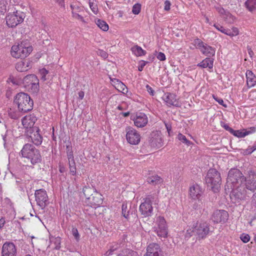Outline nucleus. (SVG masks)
I'll use <instances>...</instances> for the list:
<instances>
[{"instance_id":"obj_1","label":"nucleus","mask_w":256,"mask_h":256,"mask_svg":"<svg viewBox=\"0 0 256 256\" xmlns=\"http://www.w3.org/2000/svg\"><path fill=\"white\" fill-rule=\"evenodd\" d=\"M245 176L242 172L237 168H232L228 172L225 190L230 192L234 187L242 186L243 184Z\"/></svg>"},{"instance_id":"obj_2","label":"nucleus","mask_w":256,"mask_h":256,"mask_svg":"<svg viewBox=\"0 0 256 256\" xmlns=\"http://www.w3.org/2000/svg\"><path fill=\"white\" fill-rule=\"evenodd\" d=\"M20 156L26 158L32 165L38 164L42 161L40 150L30 144L28 143L24 145L20 152Z\"/></svg>"},{"instance_id":"obj_3","label":"nucleus","mask_w":256,"mask_h":256,"mask_svg":"<svg viewBox=\"0 0 256 256\" xmlns=\"http://www.w3.org/2000/svg\"><path fill=\"white\" fill-rule=\"evenodd\" d=\"M144 202L140 204L139 210L142 217H149L153 214L152 204H158V196L156 193L147 195L143 199Z\"/></svg>"},{"instance_id":"obj_4","label":"nucleus","mask_w":256,"mask_h":256,"mask_svg":"<svg viewBox=\"0 0 256 256\" xmlns=\"http://www.w3.org/2000/svg\"><path fill=\"white\" fill-rule=\"evenodd\" d=\"M14 102L20 112H26L33 108L34 102L30 96L24 92H19L15 96Z\"/></svg>"},{"instance_id":"obj_5","label":"nucleus","mask_w":256,"mask_h":256,"mask_svg":"<svg viewBox=\"0 0 256 256\" xmlns=\"http://www.w3.org/2000/svg\"><path fill=\"white\" fill-rule=\"evenodd\" d=\"M205 182L214 192L218 191L222 183L220 174L215 168H210L205 177Z\"/></svg>"},{"instance_id":"obj_6","label":"nucleus","mask_w":256,"mask_h":256,"mask_svg":"<svg viewBox=\"0 0 256 256\" xmlns=\"http://www.w3.org/2000/svg\"><path fill=\"white\" fill-rule=\"evenodd\" d=\"M32 51V47L24 42H21L16 46H13L11 48V54L15 58H24Z\"/></svg>"},{"instance_id":"obj_7","label":"nucleus","mask_w":256,"mask_h":256,"mask_svg":"<svg viewBox=\"0 0 256 256\" xmlns=\"http://www.w3.org/2000/svg\"><path fill=\"white\" fill-rule=\"evenodd\" d=\"M23 84L24 87L32 93H38L40 90L39 80L34 74H28L24 77Z\"/></svg>"},{"instance_id":"obj_8","label":"nucleus","mask_w":256,"mask_h":256,"mask_svg":"<svg viewBox=\"0 0 256 256\" xmlns=\"http://www.w3.org/2000/svg\"><path fill=\"white\" fill-rule=\"evenodd\" d=\"M242 186L252 192L256 190V172L254 170L247 171Z\"/></svg>"},{"instance_id":"obj_9","label":"nucleus","mask_w":256,"mask_h":256,"mask_svg":"<svg viewBox=\"0 0 256 256\" xmlns=\"http://www.w3.org/2000/svg\"><path fill=\"white\" fill-rule=\"evenodd\" d=\"M24 14L16 10L12 14H9L6 16V22L10 28L16 27L24 21Z\"/></svg>"},{"instance_id":"obj_10","label":"nucleus","mask_w":256,"mask_h":256,"mask_svg":"<svg viewBox=\"0 0 256 256\" xmlns=\"http://www.w3.org/2000/svg\"><path fill=\"white\" fill-rule=\"evenodd\" d=\"M246 188L243 186L231 189L230 192V198L235 203L239 202L240 200H244L246 196Z\"/></svg>"},{"instance_id":"obj_11","label":"nucleus","mask_w":256,"mask_h":256,"mask_svg":"<svg viewBox=\"0 0 256 256\" xmlns=\"http://www.w3.org/2000/svg\"><path fill=\"white\" fill-rule=\"evenodd\" d=\"M26 135L30 138L32 142L38 146L41 144L42 142V137L40 134V129L38 127L29 128L25 132Z\"/></svg>"},{"instance_id":"obj_12","label":"nucleus","mask_w":256,"mask_h":256,"mask_svg":"<svg viewBox=\"0 0 256 256\" xmlns=\"http://www.w3.org/2000/svg\"><path fill=\"white\" fill-rule=\"evenodd\" d=\"M194 230L199 240L206 238L210 232H212V230H210V224L206 222L197 223Z\"/></svg>"},{"instance_id":"obj_13","label":"nucleus","mask_w":256,"mask_h":256,"mask_svg":"<svg viewBox=\"0 0 256 256\" xmlns=\"http://www.w3.org/2000/svg\"><path fill=\"white\" fill-rule=\"evenodd\" d=\"M126 139L128 142L130 144H138L140 140V136L139 132L134 128L127 126L126 128Z\"/></svg>"},{"instance_id":"obj_14","label":"nucleus","mask_w":256,"mask_h":256,"mask_svg":"<svg viewBox=\"0 0 256 256\" xmlns=\"http://www.w3.org/2000/svg\"><path fill=\"white\" fill-rule=\"evenodd\" d=\"M36 200L38 206L44 209L49 202L46 191L44 189H40L35 192Z\"/></svg>"},{"instance_id":"obj_15","label":"nucleus","mask_w":256,"mask_h":256,"mask_svg":"<svg viewBox=\"0 0 256 256\" xmlns=\"http://www.w3.org/2000/svg\"><path fill=\"white\" fill-rule=\"evenodd\" d=\"M228 212L223 210H216L214 212L212 216V220L216 224L218 223H225L228 220Z\"/></svg>"},{"instance_id":"obj_16","label":"nucleus","mask_w":256,"mask_h":256,"mask_svg":"<svg viewBox=\"0 0 256 256\" xmlns=\"http://www.w3.org/2000/svg\"><path fill=\"white\" fill-rule=\"evenodd\" d=\"M122 214L126 219L138 218L137 210L135 206H128L126 204H122Z\"/></svg>"},{"instance_id":"obj_17","label":"nucleus","mask_w":256,"mask_h":256,"mask_svg":"<svg viewBox=\"0 0 256 256\" xmlns=\"http://www.w3.org/2000/svg\"><path fill=\"white\" fill-rule=\"evenodd\" d=\"M102 202V195L96 192L87 200H85L84 203L86 204L91 207L96 208L100 206Z\"/></svg>"},{"instance_id":"obj_18","label":"nucleus","mask_w":256,"mask_h":256,"mask_svg":"<svg viewBox=\"0 0 256 256\" xmlns=\"http://www.w3.org/2000/svg\"><path fill=\"white\" fill-rule=\"evenodd\" d=\"M148 142L151 147L160 148L163 145L162 134L158 132H152L149 138Z\"/></svg>"},{"instance_id":"obj_19","label":"nucleus","mask_w":256,"mask_h":256,"mask_svg":"<svg viewBox=\"0 0 256 256\" xmlns=\"http://www.w3.org/2000/svg\"><path fill=\"white\" fill-rule=\"evenodd\" d=\"M156 231L158 236L161 238H166L168 234L166 221L163 217H159L158 220V228Z\"/></svg>"},{"instance_id":"obj_20","label":"nucleus","mask_w":256,"mask_h":256,"mask_svg":"<svg viewBox=\"0 0 256 256\" xmlns=\"http://www.w3.org/2000/svg\"><path fill=\"white\" fill-rule=\"evenodd\" d=\"M16 249L12 242H6L2 246L1 256H16Z\"/></svg>"},{"instance_id":"obj_21","label":"nucleus","mask_w":256,"mask_h":256,"mask_svg":"<svg viewBox=\"0 0 256 256\" xmlns=\"http://www.w3.org/2000/svg\"><path fill=\"white\" fill-rule=\"evenodd\" d=\"M66 153L68 160L70 173L74 176L76 174V168L72 146L66 145Z\"/></svg>"},{"instance_id":"obj_22","label":"nucleus","mask_w":256,"mask_h":256,"mask_svg":"<svg viewBox=\"0 0 256 256\" xmlns=\"http://www.w3.org/2000/svg\"><path fill=\"white\" fill-rule=\"evenodd\" d=\"M176 94L170 92L165 93L163 96L162 100L166 102V104L168 106H174L176 107H180V104L178 98H176Z\"/></svg>"},{"instance_id":"obj_23","label":"nucleus","mask_w":256,"mask_h":256,"mask_svg":"<svg viewBox=\"0 0 256 256\" xmlns=\"http://www.w3.org/2000/svg\"><path fill=\"white\" fill-rule=\"evenodd\" d=\"M134 125L138 128H143L146 126L148 122V118L146 115L142 112H138L136 114L132 119Z\"/></svg>"},{"instance_id":"obj_24","label":"nucleus","mask_w":256,"mask_h":256,"mask_svg":"<svg viewBox=\"0 0 256 256\" xmlns=\"http://www.w3.org/2000/svg\"><path fill=\"white\" fill-rule=\"evenodd\" d=\"M202 193V188L197 184H194L190 188V196L193 200H199Z\"/></svg>"},{"instance_id":"obj_25","label":"nucleus","mask_w":256,"mask_h":256,"mask_svg":"<svg viewBox=\"0 0 256 256\" xmlns=\"http://www.w3.org/2000/svg\"><path fill=\"white\" fill-rule=\"evenodd\" d=\"M37 120V118L34 114H30L24 117L22 122L24 126L26 128V130L29 128H36L34 124Z\"/></svg>"},{"instance_id":"obj_26","label":"nucleus","mask_w":256,"mask_h":256,"mask_svg":"<svg viewBox=\"0 0 256 256\" xmlns=\"http://www.w3.org/2000/svg\"><path fill=\"white\" fill-rule=\"evenodd\" d=\"M146 254L160 256V254L162 255V251L158 244L152 243L148 246Z\"/></svg>"},{"instance_id":"obj_27","label":"nucleus","mask_w":256,"mask_h":256,"mask_svg":"<svg viewBox=\"0 0 256 256\" xmlns=\"http://www.w3.org/2000/svg\"><path fill=\"white\" fill-rule=\"evenodd\" d=\"M30 64L31 62L28 60H20L16 64V68L20 72H26L31 66Z\"/></svg>"},{"instance_id":"obj_28","label":"nucleus","mask_w":256,"mask_h":256,"mask_svg":"<svg viewBox=\"0 0 256 256\" xmlns=\"http://www.w3.org/2000/svg\"><path fill=\"white\" fill-rule=\"evenodd\" d=\"M202 48L200 49V52L205 56L210 57L214 56L216 52V49L206 44H204Z\"/></svg>"},{"instance_id":"obj_29","label":"nucleus","mask_w":256,"mask_h":256,"mask_svg":"<svg viewBox=\"0 0 256 256\" xmlns=\"http://www.w3.org/2000/svg\"><path fill=\"white\" fill-rule=\"evenodd\" d=\"M214 58H206L198 64V66L202 68H212L214 65Z\"/></svg>"},{"instance_id":"obj_30","label":"nucleus","mask_w":256,"mask_h":256,"mask_svg":"<svg viewBox=\"0 0 256 256\" xmlns=\"http://www.w3.org/2000/svg\"><path fill=\"white\" fill-rule=\"evenodd\" d=\"M244 6L250 12H254L256 11V0H246Z\"/></svg>"},{"instance_id":"obj_31","label":"nucleus","mask_w":256,"mask_h":256,"mask_svg":"<svg viewBox=\"0 0 256 256\" xmlns=\"http://www.w3.org/2000/svg\"><path fill=\"white\" fill-rule=\"evenodd\" d=\"M97 191L93 187H90L89 186H86L83 188L82 192L84 194L85 196L86 200H87V198H89V197L91 196L94 193L96 192Z\"/></svg>"},{"instance_id":"obj_32","label":"nucleus","mask_w":256,"mask_h":256,"mask_svg":"<svg viewBox=\"0 0 256 256\" xmlns=\"http://www.w3.org/2000/svg\"><path fill=\"white\" fill-rule=\"evenodd\" d=\"M132 53L136 56H144L146 54V51L144 50L140 46L136 45L131 48Z\"/></svg>"},{"instance_id":"obj_33","label":"nucleus","mask_w":256,"mask_h":256,"mask_svg":"<svg viewBox=\"0 0 256 256\" xmlns=\"http://www.w3.org/2000/svg\"><path fill=\"white\" fill-rule=\"evenodd\" d=\"M147 182L150 184L154 186L160 184L162 182V180L160 176L156 175L148 178Z\"/></svg>"},{"instance_id":"obj_34","label":"nucleus","mask_w":256,"mask_h":256,"mask_svg":"<svg viewBox=\"0 0 256 256\" xmlns=\"http://www.w3.org/2000/svg\"><path fill=\"white\" fill-rule=\"evenodd\" d=\"M246 76L247 78V84L249 86H252L255 84V77L252 71L248 70L246 72Z\"/></svg>"},{"instance_id":"obj_35","label":"nucleus","mask_w":256,"mask_h":256,"mask_svg":"<svg viewBox=\"0 0 256 256\" xmlns=\"http://www.w3.org/2000/svg\"><path fill=\"white\" fill-rule=\"evenodd\" d=\"M50 245L52 246L54 244V248L58 250L60 248V238L59 237L50 238Z\"/></svg>"},{"instance_id":"obj_36","label":"nucleus","mask_w":256,"mask_h":256,"mask_svg":"<svg viewBox=\"0 0 256 256\" xmlns=\"http://www.w3.org/2000/svg\"><path fill=\"white\" fill-rule=\"evenodd\" d=\"M224 34L232 37L238 34V30L236 28H232V29L225 28Z\"/></svg>"},{"instance_id":"obj_37","label":"nucleus","mask_w":256,"mask_h":256,"mask_svg":"<svg viewBox=\"0 0 256 256\" xmlns=\"http://www.w3.org/2000/svg\"><path fill=\"white\" fill-rule=\"evenodd\" d=\"M96 24L103 31L106 32L108 30V26L104 20L98 19L96 22Z\"/></svg>"},{"instance_id":"obj_38","label":"nucleus","mask_w":256,"mask_h":256,"mask_svg":"<svg viewBox=\"0 0 256 256\" xmlns=\"http://www.w3.org/2000/svg\"><path fill=\"white\" fill-rule=\"evenodd\" d=\"M231 134H233L235 136H236L239 138H244L246 136L248 135V132H244L243 130H233Z\"/></svg>"},{"instance_id":"obj_39","label":"nucleus","mask_w":256,"mask_h":256,"mask_svg":"<svg viewBox=\"0 0 256 256\" xmlns=\"http://www.w3.org/2000/svg\"><path fill=\"white\" fill-rule=\"evenodd\" d=\"M178 138L179 140L186 144L187 146H190L192 144V142L190 140H187L185 136L180 133L178 134Z\"/></svg>"},{"instance_id":"obj_40","label":"nucleus","mask_w":256,"mask_h":256,"mask_svg":"<svg viewBox=\"0 0 256 256\" xmlns=\"http://www.w3.org/2000/svg\"><path fill=\"white\" fill-rule=\"evenodd\" d=\"M194 44L200 50L204 46V44L206 43H204L201 40L200 38H196L194 40Z\"/></svg>"},{"instance_id":"obj_41","label":"nucleus","mask_w":256,"mask_h":256,"mask_svg":"<svg viewBox=\"0 0 256 256\" xmlns=\"http://www.w3.org/2000/svg\"><path fill=\"white\" fill-rule=\"evenodd\" d=\"M141 10V5L140 4H136L132 6V12L134 14H138Z\"/></svg>"},{"instance_id":"obj_42","label":"nucleus","mask_w":256,"mask_h":256,"mask_svg":"<svg viewBox=\"0 0 256 256\" xmlns=\"http://www.w3.org/2000/svg\"><path fill=\"white\" fill-rule=\"evenodd\" d=\"M48 74V71L46 70V68H42L40 70V74L41 76V79L43 80H46L48 78H47L46 76Z\"/></svg>"},{"instance_id":"obj_43","label":"nucleus","mask_w":256,"mask_h":256,"mask_svg":"<svg viewBox=\"0 0 256 256\" xmlns=\"http://www.w3.org/2000/svg\"><path fill=\"white\" fill-rule=\"evenodd\" d=\"M71 232L76 240L78 242L80 240V236L78 230L76 228L72 227V228Z\"/></svg>"},{"instance_id":"obj_44","label":"nucleus","mask_w":256,"mask_h":256,"mask_svg":"<svg viewBox=\"0 0 256 256\" xmlns=\"http://www.w3.org/2000/svg\"><path fill=\"white\" fill-rule=\"evenodd\" d=\"M195 226L192 228H190L186 230V238H190L193 235H196L195 232Z\"/></svg>"},{"instance_id":"obj_45","label":"nucleus","mask_w":256,"mask_h":256,"mask_svg":"<svg viewBox=\"0 0 256 256\" xmlns=\"http://www.w3.org/2000/svg\"><path fill=\"white\" fill-rule=\"evenodd\" d=\"M90 7L92 12L94 14H96L98 12V8L96 4H95L93 2H89Z\"/></svg>"},{"instance_id":"obj_46","label":"nucleus","mask_w":256,"mask_h":256,"mask_svg":"<svg viewBox=\"0 0 256 256\" xmlns=\"http://www.w3.org/2000/svg\"><path fill=\"white\" fill-rule=\"evenodd\" d=\"M240 240L244 243L249 242L250 236L248 234H242L240 236Z\"/></svg>"},{"instance_id":"obj_47","label":"nucleus","mask_w":256,"mask_h":256,"mask_svg":"<svg viewBox=\"0 0 256 256\" xmlns=\"http://www.w3.org/2000/svg\"><path fill=\"white\" fill-rule=\"evenodd\" d=\"M124 254L126 256H138V253L136 252L130 250H124Z\"/></svg>"},{"instance_id":"obj_48","label":"nucleus","mask_w":256,"mask_h":256,"mask_svg":"<svg viewBox=\"0 0 256 256\" xmlns=\"http://www.w3.org/2000/svg\"><path fill=\"white\" fill-rule=\"evenodd\" d=\"M213 98L220 105L222 106L224 108H226L227 106L226 104H224V100L220 98H218V96L213 95L212 96Z\"/></svg>"},{"instance_id":"obj_49","label":"nucleus","mask_w":256,"mask_h":256,"mask_svg":"<svg viewBox=\"0 0 256 256\" xmlns=\"http://www.w3.org/2000/svg\"><path fill=\"white\" fill-rule=\"evenodd\" d=\"M8 82H12V84H14V85H19L20 84V82L19 80H16L15 78H14V77H11L10 76L8 78Z\"/></svg>"},{"instance_id":"obj_50","label":"nucleus","mask_w":256,"mask_h":256,"mask_svg":"<svg viewBox=\"0 0 256 256\" xmlns=\"http://www.w3.org/2000/svg\"><path fill=\"white\" fill-rule=\"evenodd\" d=\"M148 63V62H146V61H144V60H141L140 62V65H139V66L138 67V71L142 72L143 70L144 66Z\"/></svg>"},{"instance_id":"obj_51","label":"nucleus","mask_w":256,"mask_h":256,"mask_svg":"<svg viewBox=\"0 0 256 256\" xmlns=\"http://www.w3.org/2000/svg\"><path fill=\"white\" fill-rule=\"evenodd\" d=\"M221 126L230 133L233 131V129L232 128L230 127L228 124H224V122H221Z\"/></svg>"},{"instance_id":"obj_52","label":"nucleus","mask_w":256,"mask_h":256,"mask_svg":"<svg viewBox=\"0 0 256 256\" xmlns=\"http://www.w3.org/2000/svg\"><path fill=\"white\" fill-rule=\"evenodd\" d=\"M156 56L157 58L160 61H163L166 60L165 54L163 52H160Z\"/></svg>"},{"instance_id":"obj_53","label":"nucleus","mask_w":256,"mask_h":256,"mask_svg":"<svg viewBox=\"0 0 256 256\" xmlns=\"http://www.w3.org/2000/svg\"><path fill=\"white\" fill-rule=\"evenodd\" d=\"M214 26L222 33L224 32L225 28L218 24H214Z\"/></svg>"},{"instance_id":"obj_54","label":"nucleus","mask_w":256,"mask_h":256,"mask_svg":"<svg viewBox=\"0 0 256 256\" xmlns=\"http://www.w3.org/2000/svg\"><path fill=\"white\" fill-rule=\"evenodd\" d=\"M98 54L99 56H100L102 58H106L108 56V54H107V52H106L105 51L103 50H99L98 51Z\"/></svg>"},{"instance_id":"obj_55","label":"nucleus","mask_w":256,"mask_h":256,"mask_svg":"<svg viewBox=\"0 0 256 256\" xmlns=\"http://www.w3.org/2000/svg\"><path fill=\"white\" fill-rule=\"evenodd\" d=\"M146 90L148 92L151 96H153L154 95V91L152 88L150 86H149L148 84H146Z\"/></svg>"},{"instance_id":"obj_56","label":"nucleus","mask_w":256,"mask_h":256,"mask_svg":"<svg viewBox=\"0 0 256 256\" xmlns=\"http://www.w3.org/2000/svg\"><path fill=\"white\" fill-rule=\"evenodd\" d=\"M256 127L252 126V127L249 128L247 129L243 130L244 132H248V134H250L254 132H256Z\"/></svg>"},{"instance_id":"obj_57","label":"nucleus","mask_w":256,"mask_h":256,"mask_svg":"<svg viewBox=\"0 0 256 256\" xmlns=\"http://www.w3.org/2000/svg\"><path fill=\"white\" fill-rule=\"evenodd\" d=\"M72 14H73V16L75 18L82 21V22H84V18L80 15L79 14L76 13V12H72Z\"/></svg>"},{"instance_id":"obj_58","label":"nucleus","mask_w":256,"mask_h":256,"mask_svg":"<svg viewBox=\"0 0 256 256\" xmlns=\"http://www.w3.org/2000/svg\"><path fill=\"white\" fill-rule=\"evenodd\" d=\"M170 2L168 0H166L164 2V10H165L168 11L170 10Z\"/></svg>"},{"instance_id":"obj_59","label":"nucleus","mask_w":256,"mask_h":256,"mask_svg":"<svg viewBox=\"0 0 256 256\" xmlns=\"http://www.w3.org/2000/svg\"><path fill=\"white\" fill-rule=\"evenodd\" d=\"M255 150H253V146H248V148L244 150V153L246 154H250Z\"/></svg>"},{"instance_id":"obj_60","label":"nucleus","mask_w":256,"mask_h":256,"mask_svg":"<svg viewBox=\"0 0 256 256\" xmlns=\"http://www.w3.org/2000/svg\"><path fill=\"white\" fill-rule=\"evenodd\" d=\"M2 139L4 141V146L5 148L8 147V140L6 135L2 136Z\"/></svg>"},{"instance_id":"obj_61","label":"nucleus","mask_w":256,"mask_h":256,"mask_svg":"<svg viewBox=\"0 0 256 256\" xmlns=\"http://www.w3.org/2000/svg\"><path fill=\"white\" fill-rule=\"evenodd\" d=\"M6 224L5 218L4 217H2L0 218V229L2 230Z\"/></svg>"},{"instance_id":"obj_62","label":"nucleus","mask_w":256,"mask_h":256,"mask_svg":"<svg viewBox=\"0 0 256 256\" xmlns=\"http://www.w3.org/2000/svg\"><path fill=\"white\" fill-rule=\"evenodd\" d=\"M165 126L166 128V130L168 133V135L170 136V132L172 130V126L171 124L168 123H165Z\"/></svg>"},{"instance_id":"obj_63","label":"nucleus","mask_w":256,"mask_h":256,"mask_svg":"<svg viewBox=\"0 0 256 256\" xmlns=\"http://www.w3.org/2000/svg\"><path fill=\"white\" fill-rule=\"evenodd\" d=\"M256 213L254 214V216L252 219L249 222V224L251 226H256V220H254L256 218Z\"/></svg>"},{"instance_id":"obj_64","label":"nucleus","mask_w":256,"mask_h":256,"mask_svg":"<svg viewBox=\"0 0 256 256\" xmlns=\"http://www.w3.org/2000/svg\"><path fill=\"white\" fill-rule=\"evenodd\" d=\"M78 99L80 100H82L84 97V92L83 91L80 90L78 92Z\"/></svg>"}]
</instances>
